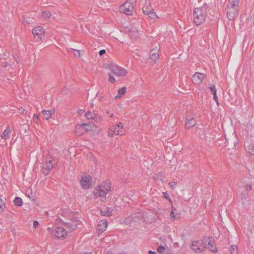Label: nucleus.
Instances as JSON below:
<instances>
[{
  "label": "nucleus",
  "mask_w": 254,
  "mask_h": 254,
  "mask_svg": "<svg viewBox=\"0 0 254 254\" xmlns=\"http://www.w3.org/2000/svg\"><path fill=\"white\" fill-rule=\"evenodd\" d=\"M239 0H228L227 6V17L230 20H234L238 15Z\"/></svg>",
  "instance_id": "1"
},
{
  "label": "nucleus",
  "mask_w": 254,
  "mask_h": 254,
  "mask_svg": "<svg viewBox=\"0 0 254 254\" xmlns=\"http://www.w3.org/2000/svg\"><path fill=\"white\" fill-rule=\"evenodd\" d=\"M206 16V7L205 3L200 8L196 7L194 9L193 16V21L196 25H199L205 20Z\"/></svg>",
  "instance_id": "2"
},
{
  "label": "nucleus",
  "mask_w": 254,
  "mask_h": 254,
  "mask_svg": "<svg viewBox=\"0 0 254 254\" xmlns=\"http://www.w3.org/2000/svg\"><path fill=\"white\" fill-rule=\"evenodd\" d=\"M202 248L209 249L211 252L216 253L218 250L215 244V241L212 237L204 236L201 240Z\"/></svg>",
  "instance_id": "3"
},
{
  "label": "nucleus",
  "mask_w": 254,
  "mask_h": 254,
  "mask_svg": "<svg viewBox=\"0 0 254 254\" xmlns=\"http://www.w3.org/2000/svg\"><path fill=\"white\" fill-rule=\"evenodd\" d=\"M103 185H104V183L102 184L98 189L93 191L95 196L96 197H101L102 198L101 200L102 201L106 199L105 195L110 190V185L109 184H107V186H103Z\"/></svg>",
  "instance_id": "4"
},
{
  "label": "nucleus",
  "mask_w": 254,
  "mask_h": 254,
  "mask_svg": "<svg viewBox=\"0 0 254 254\" xmlns=\"http://www.w3.org/2000/svg\"><path fill=\"white\" fill-rule=\"evenodd\" d=\"M119 10L121 12L130 15L132 13L133 5L130 2H126L120 6Z\"/></svg>",
  "instance_id": "5"
},
{
  "label": "nucleus",
  "mask_w": 254,
  "mask_h": 254,
  "mask_svg": "<svg viewBox=\"0 0 254 254\" xmlns=\"http://www.w3.org/2000/svg\"><path fill=\"white\" fill-rule=\"evenodd\" d=\"M110 69L114 74L119 76H125L127 73L126 69L117 65L111 66Z\"/></svg>",
  "instance_id": "6"
},
{
  "label": "nucleus",
  "mask_w": 254,
  "mask_h": 254,
  "mask_svg": "<svg viewBox=\"0 0 254 254\" xmlns=\"http://www.w3.org/2000/svg\"><path fill=\"white\" fill-rule=\"evenodd\" d=\"M63 224L69 232H72L77 228L79 223V221L75 218L74 220H70L68 222H63Z\"/></svg>",
  "instance_id": "7"
},
{
  "label": "nucleus",
  "mask_w": 254,
  "mask_h": 254,
  "mask_svg": "<svg viewBox=\"0 0 254 254\" xmlns=\"http://www.w3.org/2000/svg\"><path fill=\"white\" fill-rule=\"evenodd\" d=\"M91 177L90 176L82 177L80 183L83 189H87L90 188L91 185Z\"/></svg>",
  "instance_id": "8"
},
{
  "label": "nucleus",
  "mask_w": 254,
  "mask_h": 254,
  "mask_svg": "<svg viewBox=\"0 0 254 254\" xmlns=\"http://www.w3.org/2000/svg\"><path fill=\"white\" fill-rule=\"evenodd\" d=\"M205 77V75L199 72H195L192 77V81L195 84H200L203 79Z\"/></svg>",
  "instance_id": "9"
},
{
  "label": "nucleus",
  "mask_w": 254,
  "mask_h": 254,
  "mask_svg": "<svg viewBox=\"0 0 254 254\" xmlns=\"http://www.w3.org/2000/svg\"><path fill=\"white\" fill-rule=\"evenodd\" d=\"M58 238H64L67 235V232L63 227H57L54 234Z\"/></svg>",
  "instance_id": "10"
},
{
  "label": "nucleus",
  "mask_w": 254,
  "mask_h": 254,
  "mask_svg": "<svg viewBox=\"0 0 254 254\" xmlns=\"http://www.w3.org/2000/svg\"><path fill=\"white\" fill-rule=\"evenodd\" d=\"M32 32L35 36H38L37 40L41 39V37L44 36V28L41 26H38L34 28Z\"/></svg>",
  "instance_id": "11"
},
{
  "label": "nucleus",
  "mask_w": 254,
  "mask_h": 254,
  "mask_svg": "<svg viewBox=\"0 0 254 254\" xmlns=\"http://www.w3.org/2000/svg\"><path fill=\"white\" fill-rule=\"evenodd\" d=\"M107 222L105 220H100L97 226V231L99 234L102 233L106 229Z\"/></svg>",
  "instance_id": "12"
},
{
  "label": "nucleus",
  "mask_w": 254,
  "mask_h": 254,
  "mask_svg": "<svg viewBox=\"0 0 254 254\" xmlns=\"http://www.w3.org/2000/svg\"><path fill=\"white\" fill-rule=\"evenodd\" d=\"M120 125H122V123H120L119 124H117L115 126H113L110 127L109 130L111 131H112L114 134H116V135H122L124 134V130H120L119 127H120Z\"/></svg>",
  "instance_id": "13"
},
{
  "label": "nucleus",
  "mask_w": 254,
  "mask_h": 254,
  "mask_svg": "<svg viewBox=\"0 0 254 254\" xmlns=\"http://www.w3.org/2000/svg\"><path fill=\"white\" fill-rule=\"evenodd\" d=\"M55 113V109H51L50 110H43L39 116L43 118V119L48 120L51 116Z\"/></svg>",
  "instance_id": "14"
},
{
  "label": "nucleus",
  "mask_w": 254,
  "mask_h": 254,
  "mask_svg": "<svg viewBox=\"0 0 254 254\" xmlns=\"http://www.w3.org/2000/svg\"><path fill=\"white\" fill-rule=\"evenodd\" d=\"M202 246L203 245L201 244V242L200 243L198 241H194L192 242L190 248L194 252L200 253L201 252Z\"/></svg>",
  "instance_id": "15"
},
{
  "label": "nucleus",
  "mask_w": 254,
  "mask_h": 254,
  "mask_svg": "<svg viewBox=\"0 0 254 254\" xmlns=\"http://www.w3.org/2000/svg\"><path fill=\"white\" fill-rule=\"evenodd\" d=\"M196 120L193 117L190 116H187L186 122L185 124V127L187 129H189L196 125Z\"/></svg>",
  "instance_id": "16"
},
{
  "label": "nucleus",
  "mask_w": 254,
  "mask_h": 254,
  "mask_svg": "<svg viewBox=\"0 0 254 254\" xmlns=\"http://www.w3.org/2000/svg\"><path fill=\"white\" fill-rule=\"evenodd\" d=\"M53 168V164L51 161H46L43 164L44 173L45 175H47L50 171H51Z\"/></svg>",
  "instance_id": "17"
},
{
  "label": "nucleus",
  "mask_w": 254,
  "mask_h": 254,
  "mask_svg": "<svg viewBox=\"0 0 254 254\" xmlns=\"http://www.w3.org/2000/svg\"><path fill=\"white\" fill-rule=\"evenodd\" d=\"M158 52V49L157 47H156L155 48L152 49L150 52V59L154 61V62L156 61L159 57V54Z\"/></svg>",
  "instance_id": "18"
},
{
  "label": "nucleus",
  "mask_w": 254,
  "mask_h": 254,
  "mask_svg": "<svg viewBox=\"0 0 254 254\" xmlns=\"http://www.w3.org/2000/svg\"><path fill=\"white\" fill-rule=\"evenodd\" d=\"M145 4L142 7L143 13L146 14L148 12L151 11L152 8L151 7V2L149 0H145Z\"/></svg>",
  "instance_id": "19"
},
{
  "label": "nucleus",
  "mask_w": 254,
  "mask_h": 254,
  "mask_svg": "<svg viewBox=\"0 0 254 254\" xmlns=\"http://www.w3.org/2000/svg\"><path fill=\"white\" fill-rule=\"evenodd\" d=\"M113 209L111 207L106 208L105 210H101L100 213L102 216L110 217L112 216V212Z\"/></svg>",
  "instance_id": "20"
},
{
  "label": "nucleus",
  "mask_w": 254,
  "mask_h": 254,
  "mask_svg": "<svg viewBox=\"0 0 254 254\" xmlns=\"http://www.w3.org/2000/svg\"><path fill=\"white\" fill-rule=\"evenodd\" d=\"M248 193L246 190L242 191L241 193V199L243 201L242 203L243 205H246L248 203L249 200H248Z\"/></svg>",
  "instance_id": "21"
},
{
  "label": "nucleus",
  "mask_w": 254,
  "mask_h": 254,
  "mask_svg": "<svg viewBox=\"0 0 254 254\" xmlns=\"http://www.w3.org/2000/svg\"><path fill=\"white\" fill-rule=\"evenodd\" d=\"M225 139L227 142V145L230 144V145H233L234 146H235V144L236 143V142L237 141V138L236 137V135L232 136L231 137V138L229 139L225 136Z\"/></svg>",
  "instance_id": "22"
},
{
  "label": "nucleus",
  "mask_w": 254,
  "mask_h": 254,
  "mask_svg": "<svg viewBox=\"0 0 254 254\" xmlns=\"http://www.w3.org/2000/svg\"><path fill=\"white\" fill-rule=\"evenodd\" d=\"M11 132V129L8 126L7 128L3 131L1 137L2 138L7 139L8 138V134Z\"/></svg>",
  "instance_id": "23"
},
{
  "label": "nucleus",
  "mask_w": 254,
  "mask_h": 254,
  "mask_svg": "<svg viewBox=\"0 0 254 254\" xmlns=\"http://www.w3.org/2000/svg\"><path fill=\"white\" fill-rule=\"evenodd\" d=\"M129 36H130L131 37H133V38H136V37L138 36V31L137 29H136L135 28H131V29H130L129 30Z\"/></svg>",
  "instance_id": "24"
},
{
  "label": "nucleus",
  "mask_w": 254,
  "mask_h": 254,
  "mask_svg": "<svg viewBox=\"0 0 254 254\" xmlns=\"http://www.w3.org/2000/svg\"><path fill=\"white\" fill-rule=\"evenodd\" d=\"M85 117L88 119H93L94 120L95 118H96V115L92 112H91L90 111L87 112L85 114Z\"/></svg>",
  "instance_id": "25"
},
{
  "label": "nucleus",
  "mask_w": 254,
  "mask_h": 254,
  "mask_svg": "<svg viewBox=\"0 0 254 254\" xmlns=\"http://www.w3.org/2000/svg\"><path fill=\"white\" fill-rule=\"evenodd\" d=\"M127 88L126 87H123L121 88H120L118 91V95L116 96V98L120 97L121 95H123L125 94L126 92Z\"/></svg>",
  "instance_id": "26"
},
{
  "label": "nucleus",
  "mask_w": 254,
  "mask_h": 254,
  "mask_svg": "<svg viewBox=\"0 0 254 254\" xmlns=\"http://www.w3.org/2000/svg\"><path fill=\"white\" fill-rule=\"evenodd\" d=\"M13 203L15 205L20 206L22 205L23 202L20 197H16L14 199Z\"/></svg>",
  "instance_id": "27"
},
{
  "label": "nucleus",
  "mask_w": 254,
  "mask_h": 254,
  "mask_svg": "<svg viewBox=\"0 0 254 254\" xmlns=\"http://www.w3.org/2000/svg\"><path fill=\"white\" fill-rule=\"evenodd\" d=\"M51 16V13L49 11H45L42 12V17L43 19L47 20L49 19Z\"/></svg>",
  "instance_id": "28"
},
{
  "label": "nucleus",
  "mask_w": 254,
  "mask_h": 254,
  "mask_svg": "<svg viewBox=\"0 0 254 254\" xmlns=\"http://www.w3.org/2000/svg\"><path fill=\"white\" fill-rule=\"evenodd\" d=\"M209 88L212 91V93L213 95V99H217V96L216 95V89L215 88V86L214 85H212Z\"/></svg>",
  "instance_id": "29"
},
{
  "label": "nucleus",
  "mask_w": 254,
  "mask_h": 254,
  "mask_svg": "<svg viewBox=\"0 0 254 254\" xmlns=\"http://www.w3.org/2000/svg\"><path fill=\"white\" fill-rule=\"evenodd\" d=\"M146 15H147L150 18L152 19H154L155 17H157V16L156 15L155 12L153 11V9L148 12Z\"/></svg>",
  "instance_id": "30"
},
{
  "label": "nucleus",
  "mask_w": 254,
  "mask_h": 254,
  "mask_svg": "<svg viewBox=\"0 0 254 254\" xmlns=\"http://www.w3.org/2000/svg\"><path fill=\"white\" fill-rule=\"evenodd\" d=\"M135 220H134V218L133 217H129L128 218H126L125 220H124V223L126 224H129L131 221H134Z\"/></svg>",
  "instance_id": "31"
},
{
  "label": "nucleus",
  "mask_w": 254,
  "mask_h": 254,
  "mask_svg": "<svg viewBox=\"0 0 254 254\" xmlns=\"http://www.w3.org/2000/svg\"><path fill=\"white\" fill-rule=\"evenodd\" d=\"M248 152L251 155H254V146L253 145L249 146Z\"/></svg>",
  "instance_id": "32"
},
{
  "label": "nucleus",
  "mask_w": 254,
  "mask_h": 254,
  "mask_svg": "<svg viewBox=\"0 0 254 254\" xmlns=\"http://www.w3.org/2000/svg\"><path fill=\"white\" fill-rule=\"evenodd\" d=\"M237 248H238V247H237V246H236V245H233L231 246L230 248L229 249L230 253L232 254H233L234 251L237 250Z\"/></svg>",
  "instance_id": "33"
},
{
  "label": "nucleus",
  "mask_w": 254,
  "mask_h": 254,
  "mask_svg": "<svg viewBox=\"0 0 254 254\" xmlns=\"http://www.w3.org/2000/svg\"><path fill=\"white\" fill-rule=\"evenodd\" d=\"M165 250V248L164 246L161 245L158 247L157 249V252L158 253L162 254L164 252V250Z\"/></svg>",
  "instance_id": "34"
},
{
  "label": "nucleus",
  "mask_w": 254,
  "mask_h": 254,
  "mask_svg": "<svg viewBox=\"0 0 254 254\" xmlns=\"http://www.w3.org/2000/svg\"><path fill=\"white\" fill-rule=\"evenodd\" d=\"M75 52L74 53V55L76 57H79L80 56V55H81V53H83V51H79V50H74Z\"/></svg>",
  "instance_id": "35"
},
{
  "label": "nucleus",
  "mask_w": 254,
  "mask_h": 254,
  "mask_svg": "<svg viewBox=\"0 0 254 254\" xmlns=\"http://www.w3.org/2000/svg\"><path fill=\"white\" fill-rule=\"evenodd\" d=\"M109 81L111 83H114L116 81L115 78L111 74H109Z\"/></svg>",
  "instance_id": "36"
},
{
  "label": "nucleus",
  "mask_w": 254,
  "mask_h": 254,
  "mask_svg": "<svg viewBox=\"0 0 254 254\" xmlns=\"http://www.w3.org/2000/svg\"><path fill=\"white\" fill-rule=\"evenodd\" d=\"M163 194H164V197L166 199H167L169 200V201L172 203V200H171V199L169 198V194H168V193L167 192H163Z\"/></svg>",
  "instance_id": "37"
},
{
  "label": "nucleus",
  "mask_w": 254,
  "mask_h": 254,
  "mask_svg": "<svg viewBox=\"0 0 254 254\" xmlns=\"http://www.w3.org/2000/svg\"><path fill=\"white\" fill-rule=\"evenodd\" d=\"M68 89L66 87L63 88L62 90V93L63 94H67L68 93Z\"/></svg>",
  "instance_id": "38"
},
{
  "label": "nucleus",
  "mask_w": 254,
  "mask_h": 254,
  "mask_svg": "<svg viewBox=\"0 0 254 254\" xmlns=\"http://www.w3.org/2000/svg\"><path fill=\"white\" fill-rule=\"evenodd\" d=\"M176 185V182H171L169 183V185L171 188L172 189H174V187Z\"/></svg>",
  "instance_id": "39"
},
{
  "label": "nucleus",
  "mask_w": 254,
  "mask_h": 254,
  "mask_svg": "<svg viewBox=\"0 0 254 254\" xmlns=\"http://www.w3.org/2000/svg\"><path fill=\"white\" fill-rule=\"evenodd\" d=\"M3 202H2V200L0 198V212H2V211L3 210Z\"/></svg>",
  "instance_id": "40"
},
{
  "label": "nucleus",
  "mask_w": 254,
  "mask_h": 254,
  "mask_svg": "<svg viewBox=\"0 0 254 254\" xmlns=\"http://www.w3.org/2000/svg\"><path fill=\"white\" fill-rule=\"evenodd\" d=\"M174 210H175V208L173 206H172V211L170 213V217L172 218H174L175 214V213H174Z\"/></svg>",
  "instance_id": "41"
},
{
  "label": "nucleus",
  "mask_w": 254,
  "mask_h": 254,
  "mask_svg": "<svg viewBox=\"0 0 254 254\" xmlns=\"http://www.w3.org/2000/svg\"><path fill=\"white\" fill-rule=\"evenodd\" d=\"M251 186L249 185H247L245 186V190H246L247 191H248V190H251Z\"/></svg>",
  "instance_id": "42"
},
{
  "label": "nucleus",
  "mask_w": 254,
  "mask_h": 254,
  "mask_svg": "<svg viewBox=\"0 0 254 254\" xmlns=\"http://www.w3.org/2000/svg\"><path fill=\"white\" fill-rule=\"evenodd\" d=\"M181 214L180 213H176L174 217V219H178L180 218Z\"/></svg>",
  "instance_id": "43"
},
{
  "label": "nucleus",
  "mask_w": 254,
  "mask_h": 254,
  "mask_svg": "<svg viewBox=\"0 0 254 254\" xmlns=\"http://www.w3.org/2000/svg\"><path fill=\"white\" fill-rule=\"evenodd\" d=\"M105 53H106V50L103 49V50H101L99 51V54L100 56H101L103 55L104 54H105Z\"/></svg>",
  "instance_id": "44"
},
{
  "label": "nucleus",
  "mask_w": 254,
  "mask_h": 254,
  "mask_svg": "<svg viewBox=\"0 0 254 254\" xmlns=\"http://www.w3.org/2000/svg\"><path fill=\"white\" fill-rule=\"evenodd\" d=\"M39 225V222L37 221H34L33 222V227L36 228Z\"/></svg>",
  "instance_id": "45"
},
{
  "label": "nucleus",
  "mask_w": 254,
  "mask_h": 254,
  "mask_svg": "<svg viewBox=\"0 0 254 254\" xmlns=\"http://www.w3.org/2000/svg\"><path fill=\"white\" fill-rule=\"evenodd\" d=\"M87 126V124H83L82 125H79L78 126H77L75 127V128L76 129H78V128H81V127H82L83 126Z\"/></svg>",
  "instance_id": "46"
},
{
  "label": "nucleus",
  "mask_w": 254,
  "mask_h": 254,
  "mask_svg": "<svg viewBox=\"0 0 254 254\" xmlns=\"http://www.w3.org/2000/svg\"><path fill=\"white\" fill-rule=\"evenodd\" d=\"M31 193V189H28L26 190V194L28 195L29 197H30Z\"/></svg>",
  "instance_id": "47"
},
{
  "label": "nucleus",
  "mask_w": 254,
  "mask_h": 254,
  "mask_svg": "<svg viewBox=\"0 0 254 254\" xmlns=\"http://www.w3.org/2000/svg\"><path fill=\"white\" fill-rule=\"evenodd\" d=\"M113 134H114V133H113V132L111 131V130H110L109 129V130H108V136H110V137H112Z\"/></svg>",
  "instance_id": "48"
},
{
  "label": "nucleus",
  "mask_w": 254,
  "mask_h": 254,
  "mask_svg": "<svg viewBox=\"0 0 254 254\" xmlns=\"http://www.w3.org/2000/svg\"><path fill=\"white\" fill-rule=\"evenodd\" d=\"M148 254H157L155 252L152 251L151 250H149L148 251Z\"/></svg>",
  "instance_id": "49"
},
{
  "label": "nucleus",
  "mask_w": 254,
  "mask_h": 254,
  "mask_svg": "<svg viewBox=\"0 0 254 254\" xmlns=\"http://www.w3.org/2000/svg\"><path fill=\"white\" fill-rule=\"evenodd\" d=\"M38 119V116L36 115V114H34L33 116V120H37Z\"/></svg>",
  "instance_id": "50"
},
{
  "label": "nucleus",
  "mask_w": 254,
  "mask_h": 254,
  "mask_svg": "<svg viewBox=\"0 0 254 254\" xmlns=\"http://www.w3.org/2000/svg\"><path fill=\"white\" fill-rule=\"evenodd\" d=\"M0 59H6L5 58V57L6 56V55L5 54L0 55Z\"/></svg>",
  "instance_id": "51"
},
{
  "label": "nucleus",
  "mask_w": 254,
  "mask_h": 254,
  "mask_svg": "<svg viewBox=\"0 0 254 254\" xmlns=\"http://www.w3.org/2000/svg\"><path fill=\"white\" fill-rule=\"evenodd\" d=\"M8 65V63H6L4 64V65H2V67H6ZM8 65H10V64H8Z\"/></svg>",
  "instance_id": "52"
},
{
  "label": "nucleus",
  "mask_w": 254,
  "mask_h": 254,
  "mask_svg": "<svg viewBox=\"0 0 254 254\" xmlns=\"http://www.w3.org/2000/svg\"><path fill=\"white\" fill-rule=\"evenodd\" d=\"M13 58L15 59V61L16 62V63L18 64V61L17 60V58L15 57H13Z\"/></svg>",
  "instance_id": "53"
},
{
  "label": "nucleus",
  "mask_w": 254,
  "mask_h": 254,
  "mask_svg": "<svg viewBox=\"0 0 254 254\" xmlns=\"http://www.w3.org/2000/svg\"><path fill=\"white\" fill-rule=\"evenodd\" d=\"M214 100L216 101V102L217 105L219 104L218 99H214Z\"/></svg>",
  "instance_id": "54"
},
{
  "label": "nucleus",
  "mask_w": 254,
  "mask_h": 254,
  "mask_svg": "<svg viewBox=\"0 0 254 254\" xmlns=\"http://www.w3.org/2000/svg\"><path fill=\"white\" fill-rule=\"evenodd\" d=\"M253 16H254V13L253 14V15L252 16H251V19H253V20H254V18H253Z\"/></svg>",
  "instance_id": "55"
},
{
  "label": "nucleus",
  "mask_w": 254,
  "mask_h": 254,
  "mask_svg": "<svg viewBox=\"0 0 254 254\" xmlns=\"http://www.w3.org/2000/svg\"><path fill=\"white\" fill-rule=\"evenodd\" d=\"M134 0H129V2H130L132 3V2H134Z\"/></svg>",
  "instance_id": "56"
},
{
  "label": "nucleus",
  "mask_w": 254,
  "mask_h": 254,
  "mask_svg": "<svg viewBox=\"0 0 254 254\" xmlns=\"http://www.w3.org/2000/svg\"><path fill=\"white\" fill-rule=\"evenodd\" d=\"M51 229L50 228H48V231L49 232H51Z\"/></svg>",
  "instance_id": "57"
},
{
  "label": "nucleus",
  "mask_w": 254,
  "mask_h": 254,
  "mask_svg": "<svg viewBox=\"0 0 254 254\" xmlns=\"http://www.w3.org/2000/svg\"><path fill=\"white\" fill-rule=\"evenodd\" d=\"M24 112V110L23 109H21V113H23Z\"/></svg>",
  "instance_id": "58"
},
{
  "label": "nucleus",
  "mask_w": 254,
  "mask_h": 254,
  "mask_svg": "<svg viewBox=\"0 0 254 254\" xmlns=\"http://www.w3.org/2000/svg\"><path fill=\"white\" fill-rule=\"evenodd\" d=\"M85 254H92V253H85Z\"/></svg>",
  "instance_id": "59"
},
{
  "label": "nucleus",
  "mask_w": 254,
  "mask_h": 254,
  "mask_svg": "<svg viewBox=\"0 0 254 254\" xmlns=\"http://www.w3.org/2000/svg\"><path fill=\"white\" fill-rule=\"evenodd\" d=\"M109 113H110V112L109 111H107V114H109Z\"/></svg>",
  "instance_id": "60"
},
{
  "label": "nucleus",
  "mask_w": 254,
  "mask_h": 254,
  "mask_svg": "<svg viewBox=\"0 0 254 254\" xmlns=\"http://www.w3.org/2000/svg\"><path fill=\"white\" fill-rule=\"evenodd\" d=\"M91 107H93V103H92V104H91Z\"/></svg>",
  "instance_id": "61"
},
{
  "label": "nucleus",
  "mask_w": 254,
  "mask_h": 254,
  "mask_svg": "<svg viewBox=\"0 0 254 254\" xmlns=\"http://www.w3.org/2000/svg\"><path fill=\"white\" fill-rule=\"evenodd\" d=\"M111 117H113V114H112L111 116H110Z\"/></svg>",
  "instance_id": "62"
},
{
  "label": "nucleus",
  "mask_w": 254,
  "mask_h": 254,
  "mask_svg": "<svg viewBox=\"0 0 254 254\" xmlns=\"http://www.w3.org/2000/svg\"><path fill=\"white\" fill-rule=\"evenodd\" d=\"M102 98H103L102 97H101V98H100V100H102Z\"/></svg>",
  "instance_id": "63"
},
{
  "label": "nucleus",
  "mask_w": 254,
  "mask_h": 254,
  "mask_svg": "<svg viewBox=\"0 0 254 254\" xmlns=\"http://www.w3.org/2000/svg\"><path fill=\"white\" fill-rule=\"evenodd\" d=\"M123 126L122 125L121 128H123Z\"/></svg>",
  "instance_id": "64"
}]
</instances>
